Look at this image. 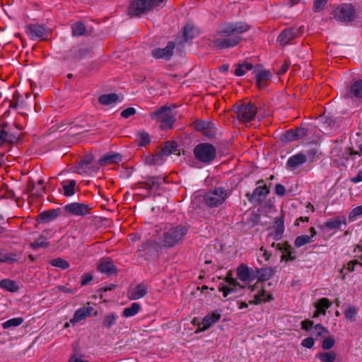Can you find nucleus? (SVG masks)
<instances>
[{"label": "nucleus", "instance_id": "1", "mask_svg": "<svg viewBox=\"0 0 362 362\" xmlns=\"http://www.w3.org/2000/svg\"><path fill=\"white\" fill-rule=\"evenodd\" d=\"M249 29L250 25L243 22L223 25L217 32L214 45L219 49L233 47L240 42V35Z\"/></svg>", "mask_w": 362, "mask_h": 362}, {"label": "nucleus", "instance_id": "2", "mask_svg": "<svg viewBox=\"0 0 362 362\" xmlns=\"http://www.w3.org/2000/svg\"><path fill=\"white\" fill-rule=\"evenodd\" d=\"M274 273V269L272 267H263L255 270V279H257V281L253 286H250L249 288L252 292L255 289H259V291L254 295V299L249 300L250 304L258 305L272 299V294L265 291L262 282L270 279Z\"/></svg>", "mask_w": 362, "mask_h": 362}, {"label": "nucleus", "instance_id": "3", "mask_svg": "<svg viewBox=\"0 0 362 362\" xmlns=\"http://www.w3.org/2000/svg\"><path fill=\"white\" fill-rule=\"evenodd\" d=\"M187 226L182 224L167 225L159 235L158 243L166 248H171L183 243L188 233Z\"/></svg>", "mask_w": 362, "mask_h": 362}, {"label": "nucleus", "instance_id": "4", "mask_svg": "<svg viewBox=\"0 0 362 362\" xmlns=\"http://www.w3.org/2000/svg\"><path fill=\"white\" fill-rule=\"evenodd\" d=\"M165 0H132L128 7V15L131 17H140L153 11Z\"/></svg>", "mask_w": 362, "mask_h": 362}, {"label": "nucleus", "instance_id": "5", "mask_svg": "<svg viewBox=\"0 0 362 362\" xmlns=\"http://www.w3.org/2000/svg\"><path fill=\"white\" fill-rule=\"evenodd\" d=\"M150 117L152 120L160 123V127L162 129H171L175 122L172 110L166 106H162L156 111L151 112Z\"/></svg>", "mask_w": 362, "mask_h": 362}, {"label": "nucleus", "instance_id": "6", "mask_svg": "<svg viewBox=\"0 0 362 362\" xmlns=\"http://www.w3.org/2000/svg\"><path fill=\"white\" fill-rule=\"evenodd\" d=\"M233 110L240 122L247 123L254 119L257 113V107L253 103L240 101L233 106Z\"/></svg>", "mask_w": 362, "mask_h": 362}, {"label": "nucleus", "instance_id": "7", "mask_svg": "<svg viewBox=\"0 0 362 362\" xmlns=\"http://www.w3.org/2000/svg\"><path fill=\"white\" fill-rule=\"evenodd\" d=\"M193 152L197 160L206 164L211 163L216 156V148L209 143H201L197 145Z\"/></svg>", "mask_w": 362, "mask_h": 362}, {"label": "nucleus", "instance_id": "8", "mask_svg": "<svg viewBox=\"0 0 362 362\" xmlns=\"http://www.w3.org/2000/svg\"><path fill=\"white\" fill-rule=\"evenodd\" d=\"M228 197V193L226 189L218 187L207 192L204 196V201L210 207H218L226 201Z\"/></svg>", "mask_w": 362, "mask_h": 362}, {"label": "nucleus", "instance_id": "9", "mask_svg": "<svg viewBox=\"0 0 362 362\" xmlns=\"http://www.w3.org/2000/svg\"><path fill=\"white\" fill-rule=\"evenodd\" d=\"M333 16L337 21L349 23L355 18V10L351 4L339 5L333 11Z\"/></svg>", "mask_w": 362, "mask_h": 362}, {"label": "nucleus", "instance_id": "10", "mask_svg": "<svg viewBox=\"0 0 362 362\" xmlns=\"http://www.w3.org/2000/svg\"><path fill=\"white\" fill-rule=\"evenodd\" d=\"M25 33L32 40H45L49 34V30L42 25L29 24L25 27Z\"/></svg>", "mask_w": 362, "mask_h": 362}, {"label": "nucleus", "instance_id": "11", "mask_svg": "<svg viewBox=\"0 0 362 362\" xmlns=\"http://www.w3.org/2000/svg\"><path fill=\"white\" fill-rule=\"evenodd\" d=\"M92 206L88 204L79 202H74L66 204L64 206V211L71 215L83 216L89 214Z\"/></svg>", "mask_w": 362, "mask_h": 362}, {"label": "nucleus", "instance_id": "12", "mask_svg": "<svg viewBox=\"0 0 362 362\" xmlns=\"http://www.w3.org/2000/svg\"><path fill=\"white\" fill-rule=\"evenodd\" d=\"M303 32L302 28H289L283 30L277 38L282 46L288 45L293 39L298 37Z\"/></svg>", "mask_w": 362, "mask_h": 362}, {"label": "nucleus", "instance_id": "13", "mask_svg": "<svg viewBox=\"0 0 362 362\" xmlns=\"http://www.w3.org/2000/svg\"><path fill=\"white\" fill-rule=\"evenodd\" d=\"M175 45L173 42H168L164 48H155L151 51V55L157 59L168 60L173 55Z\"/></svg>", "mask_w": 362, "mask_h": 362}, {"label": "nucleus", "instance_id": "14", "mask_svg": "<svg viewBox=\"0 0 362 362\" xmlns=\"http://www.w3.org/2000/svg\"><path fill=\"white\" fill-rule=\"evenodd\" d=\"M255 270L245 264H240L237 269V276L242 281H251L255 280Z\"/></svg>", "mask_w": 362, "mask_h": 362}, {"label": "nucleus", "instance_id": "15", "mask_svg": "<svg viewBox=\"0 0 362 362\" xmlns=\"http://www.w3.org/2000/svg\"><path fill=\"white\" fill-rule=\"evenodd\" d=\"M257 184H262V185H259L250 195L249 197V200L250 202L258 201L260 202L263 200L266 196L269 194V190L265 184H264L263 180H259L257 182Z\"/></svg>", "mask_w": 362, "mask_h": 362}, {"label": "nucleus", "instance_id": "16", "mask_svg": "<svg viewBox=\"0 0 362 362\" xmlns=\"http://www.w3.org/2000/svg\"><path fill=\"white\" fill-rule=\"evenodd\" d=\"M148 291V286L144 284H140L128 290L127 296L131 300H138L145 296Z\"/></svg>", "mask_w": 362, "mask_h": 362}, {"label": "nucleus", "instance_id": "17", "mask_svg": "<svg viewBox=\"0 0 362 362\" xmlns=\"http://www.w3.org/2000/svg\"><path fill=\"white\" fill-rule=\"evenodd\" d=\"M221 317V313L218 310L212 312L211 314L207 315L204 317L199 325V329L202 331L206 330L216 322H218Z\"/></svg>", "mask_w": 362, "mask_h": 362}, {"label": "nucleus", "instance_id": "18", "mask_svg": "<svg viewBox=\"0 0 362 362\" xmlns=\"http://www.w3.org/2000/svg\"><path fill=\"white\" fill-rule=\"evenodd\" d=\"M341 148L339 147H334L331 151V155L333 160L337 163H343L344 160H346L349 159V156H353L351 152H355L354 150L349 148L346 152H341Z\"/></svg>", "mask_w": 362, "mask_h": 362}, {"label": "nucleus", "instance_id": "19", "mask_svg": "<svg viewBox=\"0 0 362 362\" xmlns=\"http://www.w3.org/2000/svg\"><path fill=\"white\" fill-rule=\"evenodd\" d=\"M346 216H337L326 221L324 223V227L329 230H338L342 225L346 226Z\"/></svg>", "mask_w": 362, "mask_h": 362}, {"label": "nucleus", "instance_id": "20", "mask_svg": "<svg viewBox=\"0 0 362 362\" xmlns=\"http://www.w3.org/2000/svg\"><path fill=\"white\" fill-rule=\"evenodd\" d=\"M307 160L306 156L303 153H297L291 156L286 163L287 168L291 170L296 169L297 167L303 165Z\"/></svg>", "mask_w": 362, "mask_h": 362}, {"label": "nucleus", "instance_id": "21", "mask_svg": "<svg viewBox=\"0 0 362 362\" xmlns=\"http://www.w3.org/2000/svg\"><path fill=\"white\" fill-rule=\"evenodd\" d=\"M226 281L228 285H223L219 288V291L223 293V296L224 297H227L230 293H233L235 291L236 287L240 286L237 280L231 276H228L226 279Z\"/></svg>", "mask_w": 362, "mask_h": 362}, {"label": "nucleus", "instance_id": "22", "mask_svg": "<svg viewBox=\"0 0 362 362\" xmlns=\"http://www.w3.org/2000/svg\"><path fill=\"white\" fill-rule=\"evenodd\" d=\"M332 305L331 301L327 298H320L315 303L316 310L314 313L313 317H317L320 315H325L327 310Z\"/></svg>", "mask_w": 362, "mask_h": 362}, {"label": "nucleus", "instance_id": "23", "mask_svg": "<svg viewBox=\"0 0 362 362\" xmlns=\"http://www.w3.org/2000/svg\"><path fill=\"white\" fill-rule=\"evenodd\" d=\"M271 78L272 74L269 71L260 70L258 71L256 75V83L257 87L259 88H263L267 86Z\"/></svg>", "mask_w": 362, "mask_h": 362}, {"label": "nucleus", "instance_id": "24", "mask_svg": "<svg viewBox=\"0 0 362 362\" xmlns=\"http://www.w3.org/2000/svg\"><path fill=\"white\" fill-rule=\"evenodd\" d=\"M277 247L283 252L281 259L292 261L296 259V252L287 243L278 244Z\"/></svg>", "mask_w": 362, "mask_h": 362}, {"label": "nucleus", "instance_id": "25", "mask_svg": "<svg viewBox=\"0 0 362 362\" xmlns=\"http://www.w3.org/2000/svg\"><path fill=\"white\" fill-rule=\"evenodd\" d=\"M308 131L303 127H298L296 129L288 130L286 134V137L288 141H296L301 139L307 136Z\"/></svg>", "mask_w": 362, "mask_h": 362}, {"label": "nucleus", "instance_id": "26", "mask_svg": "<svg viewBox=\"0 0 362 362\" xmlns=\"http://www.w3.org/2000/svg\"><path fill=\"white\" fill-rule=\"evenodd\" d=\"M98 269L104 274H111L116 271L115 266L110 259H102L98 266Z\"/></svg>", "mask_w": 362, "mask_h": 362}, {"label": "nucleus", "instance_id": "27", "mask_svg": "<svg viewBox=\"0 0 362 362\" xmlns=\"http://www.w3.org/2000/svg\"><path fill=\"white\" fill-rule=\"evenodd\" d=\"M92 310L93 308L90 307H83L78 309L75 312L74 317L70 320V322L74 325L76 322L84 320L86 317L90 315Z\"/></svg>", "mask_w": 362, "mask_h": 362}, {"label": "nucleus", "instance_id": "28", "mask_svg": "<svg viewBox=\"0 0 362 362\" xmlns=\"http://www.w3.org/2000/svg\"><path fill=\"white\" fill-rule=\"evenodd\" d=\"M310 235H302L300 236H298L295 240V245L297 247H300L308 243H310L313 241V238L316 235V230L315 228L311 227L310 228Z\"/></svg>", "mask_w": 362, "mask_h": 362}, {"label": "nucleus", "instance_id": "29", "mask_svg": "<svg viewBox=\"0 0 362 362\" xmlns=\"http://www.w3.org/2000/svg\"><path fill=\"white\" fill-rule=\"evenodd\" d=\"M76 182L74 180H63L61 182L62 187V194L65 197H71L75 194V187Z\"/></svg>", "mask_w": 362, "mask_h": 362}, {"label": "nucleus", "instance_id": "30", "mask_svg": "<svg viewBox=\"0 0 362 362\" xmlns=\"http://www.w3.org/2000/svg\"><path fill=\"white\" fill-rule=\"evenodd\" d=\"M121 160V156L117 153H107L100 158L99 163L101 165H108L118 163Z\"/></svg>", "mask_w": 362, "mask_h": 362}, {"label": "nucleus", "instance_id": "31", "mask_svg": "<svg viewBox=\"0 0 362 362\" xmlns=\"http://www.w3.org/2000/svg\"><path fill=\"white\" fill-rule=\"evenodd\" d=\"M320 362H334L337 358V354L333 351H320L315 355Z\"/></svg>", "mask_w": 362, "mask_h": 362}, {"label": "nucleus", "instance_id": "32", "mask_svg": "<svg viewBox=\"0 0 362 362\" xmlns=\"http://www.w3.org/2000/svg\"><path fill=\"white\" fill-rule=\"evenodd\" d=\"M141 305L139 303H133L131 306L125 308L122 311V315L125 317H131L136 315L140 310Z\"/></svg>", "mask_w": 362, "mask_h": 362}, {"label": "nucleus", "instance_id": "33", "mask_svg": "<svg viewBox=\"0 0 362 362\" xmlns=\"http://www.w3.org/2000/svg\"><path fill=\"white\" fill-rule=\"evenodd\" d=\"M98 100L102 105H110L118 102L119 98L117 94L110 93L100 96Z\"/></svg>", "mask_w": 362, "mask_h": 362}, {"label": "nucleus", "instance_id": "34", "mask_svg": "<svg viewBox=\"0 0 362 362\" xmlns=\"http://www.w3.org/2000/svg\"><path fill=\"white\" fill-rule=\"evenodd\" d=\"M349 94L358 98H362V80L353 83L350 87Z\"/></svg>", "mask_w": 362, "mask_h": 362}, {"label": "nucleus", "instance_id": "35", "mask_svg": "<svg viewBox=\"0 0 362 362\" xmlns=\"http://www.w3.org/2000/svg\"><path fill=\"white\" fill-rule=\"evenodd\" d=\"M0 287L7 291L16 292L18 286L14 281L10 279H3L0 281Z\"/></svg>", "mask_w": 362, "mask_h": 362}, {"label": "nucleus", "instance_id": "36", "mask_svg": "<svg viewBox=\"0 0 362 362\" xmlns=\"http://www.w3.org/2000/svg\"><path fill=\"white\" fill-rule=\"evenodd\" d=\"M92 159L89 156H86L83 158L80 163H78V165L77 167L78 173H88L90 170V165L91 163Z\"/></svg>", "mask_w": 362, "mask_h": 362}, {"label": "nucleus", "instance_id": "37", "mask_svg": "<svg viewBox=\"0 0 362 362\" xmlns=\"http://www.w3.org/2000/svg\"><path fill=\"white\" fill-rule=\"evenodd\" d=\"M252 69V64L249 62H243L238 64L235 66L234 74L238 76H242L246 74L247 71Z\"/></svg>", "mask_w": 362, "mask_h": 362}, {"label": "nucleus", "instance_id": "38", "mask_svg": "<svg viewBox=\"0 0 362 362\" xmlns=\"http://www.w3.org/2000/svg\"><path fill=\"white\" fill-rule=\"evenodd\" d=\"M165 161V156L163 155L162 151H160L158 153L152 156L151 157L146 159V162L150 165H160Z\"/></svg>", "mask_w": 362, "mask_h": 362}, {"label": "nucleus", "instance_id": "39", "mask_svg": "<svg viewBox=\"0 0 362 362\" xmlns=\"http://www.w3.org/2000/svg\"><path fill=\"white\" fill-rule=\"evenodd\" d=\"M160 151H162L163 155L167 157L172 153H175L177 151V146L174 141H167L165 146Z\"/></svg>", "mask_w": 362, "mask_h": 362}, {"label": "nucleus", "instance_id": "40", "mask_svg": "<svg viewBox=\"0 0 362 362\" xmlns=\"http://www.w3.org/2000/svg\"><path fill=\"white\" fill-rule=\"evenodd\" d=\"M344 317L346 320H349L351 322H354L356 320V316L358 315V309L355 306H349L346 308L344 312Z\"/></svg>", "mask_w": 362, "mask_h": 362}, {"label": "nucleus", "instance_id": "41", "mask_svg": "<svg viewBox=\"0 0 362 362\" xmlns=\"http://www.w3.org/2000/svg\"><path fill=\"white\" fill-rule=\"evenodd\" d=\"M17 261L16 255L6 251H0V263H13Z\"/></svg>", "mask_w": 362, "mask_h": 362}, {"label": "nucleus", "instance_id": "42", "mask_svg": "<svg viewBox=\"0 0 362 362\" xmlns=\"http://www.w3.org/2000/svg\"><path fill=\"white\" fill-rule=\"evenodd\" d=\"M136 141L140 146H144L151 142V138L148 133L141 132L137 134Z\"/></svg>", "mask_w": 362, "mask_h": 362}, {"label": "nucleus", "instance_id": "43", "mask_svg": "<svg viewBox=\"0 0 362 362\" xmlns=\"http://www.w3.org/2000/svg\"><path fill=\"white\" fill-rule=\"evenodd\" d=\"M117 319L118 315L116 313H110L104 317L103 325L105 327L110 329Z\"/></svg>", "mask_w": 362, "mask_h": 362}, {"label": "nucleus", "instance_id": "44", "mask_svg": "<svg viewBox=\"0 0 362 362\" xmlns=\"http://www.w3.org/2000/svg\"><path fill=\"white\" fill-rule=\"evenodd\" d=\"M160 185L158 177H150L143 183V187L147 189L153 190L158 188Z\"/></svg>", "mask_w": 362, "mask_h": 362}, {"label": "nucleus", "instance_id": "45", "mask_svg": "<svg viewBox=\"0 0 362 362\" xmlns=\"http://www.w3.org/2000/svg\"><path fill=\"white\" fill-rule=\"evenodd\" d=\"M48 246L49 243L47 242V238L43 235H41L38 239L35 240L30 244V247L34 250L45 248Z\"/></svg>", "mask_w": 362, "mask_h": 362}, {"label": "nucleus", "instance_id": "46", "mask_svg": "<svg viewBox=\"0 0 362 362\" xmlns=\"http://www.w3.org/2000/svg\"><path fill=\"white\" fill-rule=\"evenodd\" d=\"M197 33V29L192 24H187L184 28V37L186 40L192 39Z\"/></svg>", "mask_w": 362, "mask_h": 362}, {"label": "nucleus", "instance_id": "47", "mask_svg": "<svg viewBox=\"0 0 362 362\" xmlns=\"http://www.w3.org/2000/svg\"><path fill=\"white\" fill-rule=\"evenodd\" d=\"M50 264L53 267L60 268L62 269H66L69 267V263L62 258H55L49 262Z\"/></svg>", "mask_w": 362, "mask_h": 362}, {"label": "nucleus", "instance_id": "48", "mask_svg": "<svg viewBox=\"0 0 362 362\" xmlns=\"http://www.w3.org/2000/svg\"><path fill=\"white\" fill-rule=\"evenodd\" d=\"M23 322V319L22 317H14L4 322L2 324V327L6 329L12 327H18L21 325Z\"/></svg>", "mask_w": 362, "mask_h": 362}, {"label": "nucleus", "instance_id": "49", "mask_svg": "<svg viewBox=\"0 0 362 362\" xmlns=\"http://www.w3.org/2000/svg\"><path fill=\"white\" fill-rule=\"evenodd\" d=\"M284 233V224L283 222H281L276 228L274 229V233H271L269 236L272 237L273 239L278 240L281 238Z\"/></svg>", "mask_w": 362, "mask_h": 362}, {"label": "nucleus", "instance_id": "50", "mask_svg": "<svg viewBox=\"0 0 362 362\" xmlns=\"http://www.w3.org/2000/svg\"><path fill=\"white\" fill-rule=\"evenodd\" d=\"M335 344V339L334 336H329L325 338L322 343V347L324 350L331 349Z\"/></svg>", "mask_w": 362, "mask_h": 362}, {"label": "nucleus", "instance_id": "51", "mask_svg": "<svg viewBox=\"0 0 362 362\" xmlns=\"http://www.w3.org/2000/svg\"><path fill=\"white\" fill-rule=\"evenodd\" d=\"M86 31L84 25L81 23H76L72 25V33L74 35L81 36Z\"/></svg>", "mask_w": 362, "mask_h": 362}, {"label": "nucleus", "instance_id": "52", "mask_svg": "<svg viewBox=\"0 0 362 362\" xmlns=\"http://www.w3.org/2000/svg\"><path fill=\"white\" fill-rule=\"evenodd\" d=\"M271 254L268 252L263 247H262L257 252V260L259 264H262V261H268Z\"/></svg>", "mask_w": 362, "mask_h": 362}, {"label": "nucleus", "instance_id": "53", "mask_svg": "<svg viewBox=\"0 0 362 362\" xmlns=\"http://www.w3.org/2000/svg\"><path fill=\"white\" fill-rule=\"evenodd\" d=\"M361 216H362V205L354 208L349 213V218L350 221H354Z\"/></svg>", "mask_w": 362, "mask_h": 362}, {"label": "nucleus", "instance_id": "54", "mask_svg": "<svg viewBox=\"0 0 362 362\" xmlns=\"http://www.w3.org/2000/svg\"><path fill=\"white\" fill-rule=\"evenodd\" d=\"M328 0H314L313 9L315 12L321 11Z\"/></svg>", "mask_w": 362, "mask_h": 362}, {"label": "nucleus", "instance_id": "55", "mask_svg": "<svg viewBox=\"0 0 362 362\" xmlns=\"http://www.w3.org/2000/svg\"><path fill=\"white\" fill-rule=\"evenodd\" d=\"M315 334L317 336H322L325 334H328L329 331L324 327L321 324H317L314 327Z\"/></svg>", "mask_w": 362, "mask_h": 362}, {"label": "nucleus", "instance_id": "56", "mask_svg": "<svg viewBox=\"0 0 362 362\" xmlns=\"http://www.w3.org/2000/svg\"><path fill=\"white\" fill-rule=\"evenodd\" d=\"M315 344V340L313 337H307L304 339L302 342L301 345L303 347L311 349Z\"/></svg>", "mask_w": 362, "mask_h": 362}, {"label": "nucleus", "instance_id": "57", "mask_svg": "<svg viewBox=\"0 0 362 362\" xmlns=\"http://www.w3.org/2000/svg\"><path fill=\"white\" fill-rule=\"evenodd\" d=\"M136 113V110L134 107H128L121 112V116L124 118H128Z\"/></svg>", "mask_w": 362, "mask_h": 362}, {"label": "nucleus", "instance_id": "58", "mask_svg": "<svg viewBox=\"0 0 362 362\" xmlns=\"http://www.w3.org/2000/svg\"><path fill=\"white\" fill-rule=\"evenodd\" d=\"M58 216V214L54 211L52 212H45L41 214V216L43 219L51 220L55 218Z\"/></svg>", "mask_w": 362, "mask_h": 362}, {"label": "nucleus", "instance_id": "59", "mask_svg": "<svg viewBox=\"0 0 362 362\" xmlns=\"http://www.w3.org/2000/svg\"><path fill=\"white\" fill-rule=\"evenodd\" d=\"M8 141V132L4 129H0V146L3 145Z\"/></svg>", "mask_w": 362, "mask_h": 362}, {"label": "nucleus", "instance_id": "60", "mask_svg": "<svg viewBox=\"0 0 362 362\" xmlns=\"http://www.w3.org/2000/svg\"><path fill=\"white\" fill-rule=\"evenodd\" d=\"M356 264H359L361 267H362V262H359L357 259L349 262L347 264V269L349 272H354Z\"/></svg>", "mask_w": 362, "mask_h": 362}, {"label": "nucleus", "instance_id": "61", "mask_svg": "<svg viewBox=\"0 0 362 362\" xmlns=\"http://www.w3.org/2000/svg\"><path fill=\"white\" fill-rule=\"evenodd\" d=\"M275 192L276 194L283 196L285 194L286 189L282 185L277 184L275 187Z\"/></svg>", "mask_w": 362, "mask_h": 362}, {"label": "nucleus", "instance_id": "62", "mask_svg": "<svg viewBox=\"0 0 362 362\" xmlns=\"http://www.w3.org/2000/svg\"><path fill=\"white\" fill-rule=\"evenodd\" d=\"M313 325V322L310 320H304L301 322V328L308 331Z\"/></svg>", "mask_w": 362, "mask_h": 362}, {"label": "nucleus", "instance_id": "63", "mask_svg": "<svg viewBox=\"0 0 362 362\" xmlns=\"http://www.w3.org/2000/svg\"><path fill=\"white\" fill-rule=\"evenodd\" d=\"M92 279H93V276L89 274H86L82 276L81 284L82 286H85L88 283H89Z\"/></svg>", "mask_w": 362, "mask_h": 362}, {"label": "nucleus", "instance_id": "64", "mask_svg": "<svg viewBox=\"0 0 362 362\" xmlns=\"http://www.w3.org/2000/svg\"><path fill=\"white\" fill-rule=\"evenodd\" d=\"M351 180L354 183L362 182V170L359 171L356 176L351 177Z\"/></svg>", "mask_w": 362, "mask_h": 362}]
</instances>
